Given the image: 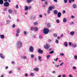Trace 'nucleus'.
<instances>
[{
    "label": "nucleus",
    "mask_w": 77,
    "mask_h": 77,
    "mask_svg": "<svg viewBox=\"0 0 77 77\" xmlns=\"http://www.w3.org/2000/svg\"><path fill=\"white\" fill-rule=\"evenodd\" d=\"M8 12L9 14H12V13H13V11H12V10L11 9H9L8 10Z\"/></svg>",
    "instance_id": "9"
},
{
    "label": "nucleus",
    "mask_w": 77,
    "mask_h": 77,
    "mask_svg": "<svg viewBox=\"0 0 77 77\" xmlns=\"http://www.w3.org/2000/svg\"><path fill=\"white\" fill-rule=\"evenodd\" d=\"M62 14L60 12H59L57 14V17L58 18H60Z\"/></svg>",
    "instance_id": "7"
},
{
    "label": "nucleus",
    "mask_w": 77,
    "mask_h": 77,
    "mask_svg": "<svg viewBox=\"0 0 77 77\" xmlns=\"http://www.w3.org/2000/svg\"><path fill=\"white\" fill-rule=\"evenodd\" d=\"M29 50L30 51V52L32 53L34 51V49L33 48V46H30L29 49Z\"/></svg>",
    "instance_id": "4"
},
{
    "label": "nucleus",
    "mask_w": 77,
    "mask_h": 77,
    "mask_svg": "<svg viewBox=\"0 0 77 77\" xmlns=\"http://www.w3.org/2000/svg\"><path fill=\"white\" fill-rule=\"evenodd\" d=\"M28 9H30L31 8H32V7L31 6L28 7Z\"/></svg>",
    "instance_id": "55"
},
{
    "label": "nucleus",
    "mask_w": 77,
    "mask_h": 77,
    "mask_svg": "<svg viewBox=\"0 0 77 77\" xmlns=\"http://www.w3.org/2000/svg\"><path fill=\"white\" fill-rule=\"evenodd\" d=\"M49 47H50V45L48 44H46L45 45H44V48L45 49H47Z\"/></svg>",
    "instance_id": "5"
},
{
    "label": "nucleus",
    "mask_w": 77,
    "mask_h": 77,
    "mask_svg": "<svg viewBox=\"0 0 77 77\" xmlns=\"http://www.w3.org/2000/svg\"><path fill=\"white\" fill-rule=\"evenodd\" d=\"M73 47H77V45H76L75 44H74L73 43V44H72V46Z\"/></svg>",
    "instance_id": "23"
},
{
    "label": "nucleus",
    "mask_w": 77,
    "mask_h": 77,
    "mask_svg": "<svg viewBox=\"0 0 77 77\" xmlns=\"http://www.w3.org/2000/svg\"><path fill=\"white\" fill-rule=\"evenodd\" d=\"M38 52L39 53H40V54H43V51H42V50H41V49H38Z\"/></svg>",
    "instance_id": "6"
},
{
    "label": "nucleus",
    "mask_w": 77,
    "mask_h": 77,
    "mask_svg": "<svg viewBox=\"0 0 77 77\" xmlns=\"http://www.w3.org/2000/svg\"><path fill=\"white\" fill-rule=\"evenodd\" d=\"M30 75L31 76H34V73H31Z\"/></svg>",
    "instance_id": "33"
},
{
    "label": "nucleus",
    "mask_w": 77,
    "mask_h": 77,
    "mask_svg": "<svg viewBox=\"0 0 77 77\" xmlns=\"http://www.w3.org/2000/svg\"><path fill=\"white\" fill-rule=\"evenodd\" d=\"M72 7L74 8V9H75L77 8V5L75 4H74L72 5Z\"/></svg>",
    "instance_id": "10"
},
{
    "label": "nucleus",
    "mask_w": 77,
    "mask_h": 77,
    "mask_svg": "<svg viewBox=\"0 0 77 77\" xmlns=\"http://www.w3.org/2000/svg\"><path fill=\"white\" fill-rule=\"evenodd\" d=\"M64 45L65 46V47H68V43H67V42H65Z\"/></svg>",
    "instance_id": "21"
},
{
    "label": "nucleus",
    "mask_w": 77,
    "mask_h": 77,
    "mask_svg": "<svg viewBox=\"0 0 77 77\" xmlns=\"http://www.w3.org/2000/svg\"><path fill=\"white\" fill-rule=\"evenodd\" d=\"M50 10H48V11H47V12L48 14H50Z\"/></svg>",
    "instance_id": "53"
},
{
    "label": "nucleus",
    "mask_w": 77,
    "mask_h": 77,
    "mask_svg": "<svg viewBox=\"0 0 77 77\" xmlns=\"http://www.w3.org/2000/svg\"><path fill=\"white\" fill-rule=\"evenodd\" d=\"M53 53H54V51H52L49 53V54H53Z\"/></svg>",
    "instance_id": "34"
},
{
    "label": "nucleus",
    "mask_w": 77,
    "mask_h": 77,
    "mask_svg": "<svg viewBox=\"0 0 77 77\" xmlns=\"http://www.w3.org/2000/svg\"><path fill=\"white\" fill-rule=\"evenodd\" d=\"M45 6H47V3H48V2H47L46 1L45 2Z\"/></svg>",
    "instance_id": "46"
},
{
    "label": "nucleus",
    "mask_w": 77,
    "mask_h": 77,
    "mask_svg": "<svg viewBox=\"0 0 77 77\" xmlns=\"http://www.w3.org/2000/svg\"><path fill=\"white\" fill-rule=\"evenodd\" d=\"M48 41H49V42H52V40L50 39H49L48 40Z\"/></svg>",
    "instance_id": "63"
},
{
    "label": "nucleus",
    "mask_w": 77,
    "mask_h": 77,
    "mask_svg": "<svg viewBox=\"0 0 77 77\" xmlns=\"http://www.w3.org/2000/svg\"><path fill=\"white\" fill-rule=\"evenodd\" d=\"M60 56H64V54L63 53H60Z\"/></svg>",
    "instance_id": "49"
},
{
    "label": "nucleus",
    "mask_w": 77,
    "mask_h": 77,
    "mask_svg": "<svg viewBox=\"0 0 77 77\" xmlns=\"http://www.w3.org/2000/svg\"><path fill=\"white\" fill-rule=\"evenodd\" d=\"M63 77H66V75L64 74L63 75Z\"/></svg>",
    "instance_id": "61"
},
{
    "label": "nucleus",
    "mask_w": 77,
    "mask_h": 77,
    "mask_svg": "<svg viewBox=\"0 0 77 77\" xmlns=\"http://www.w3.org/2000/svg\"><path fill=\"white\" fill-rule=\"evenodd\" d=\"M56 22L57 23H59V20L57 19L56 20Z\"/></svg>",
    "instance_id": "50"
},
{
    "label": "nucleus",
    "mask_w": 77,
    "mask_h": 77,
    "mask_svg": "<svg viewBox=\"0 0 77 77\" xmlns=\"http://www.w3.org/2000/svg\"><path fill=\"white\" fill-rule=\"evenodd\" d=\"M16 9H18V8H19V7H18V5H16Z\"/></svg>",
    "instance_id": "36"
},
{
    "label": "nucleus",
    "mask_w": 77,
    "mask_h": 77,
    "mask_svg": "<svg viewBox=\"0 0 77 77\" xmlns=\"http://www.w3.org/2000/svg\"><path fill=\"white\" fill-rule=\"evenodd\" d=\"M64 2L65 3H67V0H64Z\"/></svg>",
    "instance_id": "45"
},
{
    "label": "nucleus",
    "mask_w": 77,
    "mask_h": 77,
    "mask_svg": "<svg viewBox=\"0 0 77 77\" xmlns=\"http://www.w3.org/2000/svg\"><path fill=\"white\" fill-rule=\"evenodd\" d=\"M66 18H64L63 20V23H66Z\"/></svg>",
    "instance_id": "17"
},
{
    "label": "nucleus",
    "mask_w": 77,
    "mask_h": 77,
    "mask_svg": "<svg viewBox=\"0 0 77 77\" xmlns=\"http://www.w3.org/2000/svg\"><path fill=\"white\" fill-rule=\"evenodd\" d=\"M48 9L50 11H52V8L51 7V6H50L48 8Z\"/></svg>",
    "instance_id": "26"
},
{
    "label": "nucleus",
    "mask_w": 77,
    "mask_h": 77,
    "mask_svg": "<svg viewBox=\"0 0 77 77\" xmlns=\"http://www.w3.org/2000/svg\"><path fill=\"white\" fill-rule=\"evenodd\" d=\"M54 14H57L58 11L57 10H54Z\"/></svg>",
    "instance_id": "16"
},
{
    "label": "nucleus",
    "mask_w": 77,
    "mask_h": 77,
    "mask_svg": "<svg viewBox=\"0 0 77 77\" xmlns=\"http://www.w3.org/2000/svg\"><path fill=\"white\" fill-rule=\"evenodd\" d=\"M74 59L75 60H77V55H75L74 56Z\"/></svg>",
    "instance_id": "24"
},
{
    "label": "nucleus",
    "mask_w": 77,
    "mask_h": 77,
    "mask_svg": "<svg viewBox=\"0 0 77 77\" xmlns=\"http://www.w3.org/2000/svg\"><path fill=\"white\" fill-rule=\"evenodd\" d=\"M25 77H28V74L27 73H26L25 74Z\"/></svg>",
    "instance_id": "44"
},
{
    "label": "nucleus",
    "mask_w": 77,
    "mask_h": 77,
    "mask_svg": "<svg viewBox=\"0 0 77 77\" xmlns=\"http://www.w3.org/2000/svg\"><path fill=\"white\" fill-rule=\"evenodd\" d=\"M63 63H64L63 62H62V63H61V64H60V66H62V65H63Z\"/></svg>",
    "instance_id": "51"
},
{
    "label": "nucleus",
    "mask_w": 77,
    "mask_h": 77,
    "mask_svg": "<svg viewBox=\"0 0 77 77\" xmlns=\"http://www.w3.org/2000/svg\"><path fill=\"white\" fill-rule=\"evenodd\" d=\"M6 23L7 24H9L10 23V20H7L6 21Z\"/></svg>",
    "instance_id": "20"
},
{
    "label": "nucleus",
    "mask_w": 77,
    "mask_h": 77,
    "mask_svg": "<svg viewBox=\"0 0 77 77\" xmlns=\"http://www.w3.org/2000/svg\"><path fill=\"white\" fill-rule=\"evenodd\" d=\"M71 17L72 18H74V16L72 15Z\"/></svg>",
    "instance_id": "60"
},
{
    "label": "nucleus",
    "mask_w": 77,
    "mask_h": 77,
    "mask_svg": "<svg viewBox=\"0 0 77 77\" xmlns=\"http://www.w3.org/2000/svg\"><path fill=\"white\" fill-rule=\"evenodd\" d=\"M55 42L57 44H58L59 43V41L57 40H56Z\"/></svg>",
    "instance_id": "42"
},
{
    "label": "nucleus",
    "mask_w": 77,
    "mask_h": 77,
    "mask_svg": "<svg viewBox=\"0 0 77 77\" xmlns=\"http://www.w3.org/2000/svg\"><path fill=\"white\" fill-rule=\"evenodd\" d=\"M52 7V9H55V7L54 6H51Z\"/></svg>",
    "instance_id": "43"
},
{
    "label": "nucleus",
    "mask_w": 77,
    "mask_h": 77,
    "mask_svg": "<svg viewBox=\"0 0 77 77\" xmlns=\"http://www.w3.org/2000/svg\"><path fill=\"white\" fill-rule=\"evenodd\" d=\"M33 71H39V69L38 68H34L33 69Z\"/></svg>",
    "instance_id": "12"
},
{
    "label": "nucleus",
    "mask_w": 77,
    "mask_h": 77,
    "mask_svg": "<svg viewBox=\"0 0 77 77\" xmlns=\"http://www.w3.org/2000/svg\"><path fill=\"white\" fill-rule=\"evenodd\" d=\"M49 32V30L48 28H44L43 29V32L45 35H47L48 33Z\"/></svg>",
    "instance_id": "2"
},
{
    "label": "nucleus",
    "mask_w": 77,
    "mask_h": 77,
    "mask_svg": "<svg viewBox=\"0 0 77 77\" xmlns=\"http://www.w3.org/2000/svg\"><path fill=\"white\" fill-rule=\"evenodd\" d=\"M19 35H20L19 33H17L16 34V36H19Z\"/></svg>",
    "instance_id": "37"
},
{
    "label": "nucleus",
    "mask_w": 77,
    "mask_h": 77,
    "mask_svg": "<svg viewBox=\"0 0 77 77\" xmlns=\"http://www.w3.org/2000/svg\"><path fill=\"white\" fill-rule=\"evenodd\" d=\"M17 48H20L23 45V44L20 41H18L17 43Z\"/></svg>",
    "instance_id": "1"
},
{
    "label": "nucleus",
    "mask_w": 77,
    "mask_h": 77,
    "mask_svg": "<svg viewBox=\"0 0 77 77\" xmlns=\"http://www.w3.org/2000/svg\"><path fill=\"white\" fill-rule=\"evenodd\" d=\"M66 13V11H65L63 10V14H65Z\"/></svg>",
    "instance_id": "54"
},
{
    "label": "nucleus",
    "mask_w": 77,
    "mask_h": 77,
    "mask_svg": "<svg viewBox=\"0 0 77 77\" xmlns=\"http://www.w3.org/2000/svg\"><path fill=\"white\" fill-rule=\"evenodd\" d=\"M54 36L55 38H56L57 36V35L55 33L54 34Z\"/></svg>",
    "instance_id": "29"
},
{
    "label": "nucleus",
    "mask_w": 77,
    "mask_h": 77,
    "mask_svg": "<svg viewBox=\"0 0 77 77\" xmlns=\"http://www.w3.org/2000/svg\"><path fill=\"white\" fill-rule=\"evenodd\" d=\"M4 2L3 0H0V5H3Z\"/></svg>",
    "instance_id": "18"
},
{
    "label": "nucleus",
    "mask_w": 77,
    "mask_h": 77,
    "mask_svg": "<svg viewBox=\"0 0 77 77\" xmlns=\"http://www.w3.org/2000/svg\"><path fill=\"white\" fill-rule=\"evenodd\" d=\"M39 17L40 18H42V15L40 14L39 15Z\"/></svg>",
    "instance_id": "57"
},
{
    "label": "nucleus",
    "mask_w": 77,
    "mask_h": 77,
    "mask_svg": "<svg viewBox=\"0 0 77 77\" xmlns=\"http://www.w3.org/2000/svg\"><path fill=\"white\" fill-rule=\"evenodd\" d=\"M0 37L1 39H3L5 38V35H1Z\"/></svg>",
    "instance_id": "19"
},
{
    "label": "nucleus",
    "mask_w": 77,
    "mask_h": 77,
    "mask_svg": "<svg viewBox=\"0 0 77 77\" xmlns=\"http://www.w3.org/2000/svg\"><path fill=\"white\" fill-rule=\"evenodd\" d=\"M69 77H72V75H69Z\"/></svg>",
    "instance_id": "58"
},
{
    "label": "nucleus",
    "mask_w": 77,
    "mask_h": 77,
    "mask_svg": "<svg viewBox=\"0 0 77 77\" xmlns=\"http://www.w3.org/2000/svg\"><path fill=\"white\" fill-rule=\"evenodd\" d=\"M75 33V32L74 31H72L70 32V35H71L72 36H73L74 35V34Z\"/></svg>",
    "instance_id": "11"
},
{
    "label": "nucleus",
    "mask_w": 77,
    "mask_h": 77,
    "mask_svg": "<svg viewBox=\"0 0 77 77\" xmlns=\"http://www.w3.org/2000/svg\"><path fill=\"white\" fill-rule=\"evenodd\" d=\"M70 24L71 25H72V24H74V23L73 22H72V23H70Z\"/></svg>",
    "instance_id": "48"
},
{
    "label": "nucleus",
    "mask_w": 77,
    "mask_h": 77,
    "mask_svg": "<svg viewBox=\"0 0 77 77\" xmlns=\"http://www.w3.org/2000/svg\"><path fill=\"white\" fill-rule=\"evenodd\" d=\"M21 32V31L19 29H17V30L16 31V32L18 33H20V32Z\"/></svg>",
    "instance_id": "13"
},
{
    "label": "nucleus",
    "mask_w": 77,
    "mask_h": 77,
    "mask_svg": "<svg viewBox=\"0 0 77 77\" xmlns=\"http://www.w3.org/2000/svg\"><path fill=\"white\" fill-rule=\"evenodd\" d=\"M28 7L27 6H25V11H28Z\"/></svg>",
    "instance_id": "14"
},
{
    "label": "nucleus",
    "mask_w": 77,
    "mask_h": 77,
    "mask_svg": "<svg viewBox=\"0 0 77 77\" xmlns=\"http://www.w3.org/2000/svg\"><path fill=\"white\" fill-rule=\"evenodd\" d=\"M23 59H27V57L26 56H24L23 57Z\"/></svg>",
    "instance_id": "40"
},
{
    "label": "nucleus",
    "mask_w": 77,
    "mask_h": 77,
    "mask_svg": "<svg viewBox=\"0 0 77 77\" xmlns=\"http://www.w3.org/2000/svg\"><path fill=\"white\" fill-rule=\"evenodd\" d=\"M57 68H59V65H57V64H55V67H56Z\"/></svg>",
    "instance_id": "41"
},
{
    "label": "nucleus",
    "mask_w": 77,
    "mask_h": 77,
    "mask_svg": "<svg viewBox=\"0 0 77 77\" xmlns=\"http://www.w3.org/2000/svg\"><path fill=\"white\" fill-rule=\"evenodd\" d=\"M38 22H35L33 23V24L35 26L36 25H37V24H38Z\"/></svg>",
    "instance_id": "25"
},
{
    "label": "nucleus",
    "mask_w": 77,
    "mask_h": 77,
    "mask_svg": "<svg viewBox=\"0 0 77 77\" xmlns=\"http://www.w3.org/2000/svg\"><path fill=\"white\" fill-rule=\"evenodd\" d=\"M23 33H24V35H27V32H26L25 31L23 32Z\"/></svg>",
    "instance_id": "56"
},
{
    "label": "nucleus",
    "mask_w": 77,
    "mask_h": 77,
    "mask_svg": "<svg viewBox=\"0 0 77 77\" xmlns=\"http://www.w3.org/2000/svg\"><path fill=\"white\" fill-rule=\"evenodd\" d=\"M76 69V67L75 66H73V69Z\"/></svg>",
    "instance_id": "59"
},
{
    "label": "nucleus",
    "mask_w": 77,
    "mask_h": 77,
    "mask_svg": "<svg viewBox=\"0 0 77 77\" xmlns=\"http://www.w3.org/2000/svg\"><path fill=\"white\" fill-rule=\"evenodd\" d=\"M35 31H36V32L37 31H38V28L37 27H35Z\"/></svg>",
    "instance_id": "22"
},
{
    "label": "nucleus",
    "mask_w": 77,
    "mask_h": 77,
    "mask_svg": "<svg viewBox=\"0 0 77 77\" xmlns=\"http://www.w3.org/2000/svg\"><path fill=\"white\" fill-rule=\"evenodd\" d=\"M0 57L2 59H4L5 58V57H4L3 56V54H2V53L0 54Z\"/></svg>",
    "instance_id": "8"
},
{
    "label": "nucleus",
    "mask_w": 77,
    "mask_h": 77,
    "mask_svg": "<svg viewBox=\"0 0 77 77\" xmlns=\"http://www.w3.org/2000/svg\"><path fill=\"white\" fill-rule=\"evenodd\" d=\"M39 39H42V36L41 35H40L39 37Z\"/></svg>",
    "instance_id": "39"
},
{
    "label": "nucleus",
    "mask_w": 77,
    "mask_h": 77,
    "mask_svg": "<svg viewBox=\"0 0 77 77\" xmlns=\"http://www.w3.org/2000/svg\"><path fill=\"white\" fill-rule=\"evenodd\" d=\"M48 27H51V25H50V23L48 24Z\"/></svg>",
    "instance_id": "32"
},
{
    "label": "nucleus",
    "mask_w": 77,
    "mask_h": 77,
    "mask_svg": "<svg viewBox=\"0 0 77 77\" xmlns=\"http://www.w3.org/2000/svg\"><path fill=\"white\" fill-rule=\"evenodd\" d=\"M30 30L31 31H33V30H34V28L32 27H31Z\"/></svg>",
    "instance_id": "31"
},
{
    "label": "nucleus",
    "mask_w": 77,
    "mask_h": 77,
    "mask_svg": "<svg viewBox=\"0 0 77 77\" xmlns=\"http://www.w3.org/2000/svg\"><path fill=\"white\" fill-rule=\"evenodd\" d=\"M4 6L5 7H8L9 6V3L8 2H5L4 3Z\"/></svg>",
    "instance_id": "3"
},
{
    "label": "nucleus",
    "mask_w": 77,
    "mask_h": 77,
    "mask_svg": "<svg viewBox=\"0 0 77 77\" xmlns=\"http://www.w3.org/2000/svg\"><path fill=\"white\" fill-rule=\"evenodd\" d=\"M27 14H28V13H27V12H25V15H27Z\"/></svg>",
    "instance_id": "64"
},
{
    "label": "nucleus",
    "mask_w": 77,
    "mask_h": 77,
    "mask_svg": "<svg viewBox=\"0 0 77 77\" xmlns=\"http://www.w3.org/2000/svg\"><path fill=\"white\" fill-rule=\"evenodd\" d=\"M11 63L12 65H14L15 64V62L14 61H12Z\"/></svg>",
    "instance_id": "47"
},
{
    "label": "nucleus",
    "mask_w": 77,
    "mask_h": 77,
    "mask_svg": "<svg viewBox=\"0 0 77 77\" xmlns=\"http://www.w3.org/2000/svg\"><path fill=\"white\" fill-rule=\"evenodd\" d=\"M50 57V55H48L47 56V59H49V58Z\"/></svg>",
    "instance_id": "35"
},
{
    "label": "nucleus",
    "mask_w": 77,
    "mask_h": 77,
    "mask_svg": "<svg viewBox=\"0 0 77 77\" xmlns=\"http://www.w3.org/2000/svg\"><path fill=\"white\" fill-rule=\"evenodd\" d=\"M69 3H71V0H69Z\"/></svg>",
    "instance_id": "62"
},
{
    "label": "nucleus",
    "mask_w": 77,
    "mask_h": 77,
    "mask_svg": "<svg viewBox=\"0 0 77 77\" xmlns=\"http://www.w3.org/2000/svg\"><path fill=\"white\" fill-rule=\"evenodd\" d=\"M32 0H27L26 2L28 3H31L32 2Z\"/></svg>",
    "instance_id": "15"
},
{
    "label": "nucleus",
    "mask_w": 77,
    "mask_h": 77,
    "mask_svg": "<svg viewBox=\"0 0 77 77\" xmlns=\"http://www.w3.org/2000/svg\"><path fill=\"white\" fill-rule=\"evenodd\" d=\"M38 60H40V61L41 62V56H38Z\"/></svg>",
    "instance_id": "27"
},
{
    "label": "nucleus",
    "mask_w": 77,
    "mask_h": 77,
    "mask_svg": "<svg viewBox=\"0 0 77 77\" xmlns=\"http://www.w3.org/2000/svg\"><path fill=\"white\" fill-rule=\"evenodd\" d=\"M31 58H33L35 57L34 55L32 54L31 55Z\"/></svg>",
    "instance_id": "30"
},
{
    "label": "nucleus",
    "mask_w": 77,
    "mask_h": 77,
    "mask_svg": "<svg viewBox=\"0 0 77 77\" xmlns=\"http://www.w3.org/2000/svg\"><path fill=\"white\" fill-rule=\"evenodd\" d=\"M69 44L70 46H72V44H73V43L69 42Z\"/></svg>",
    "instance_id": "28"
},
{
    "label": "nucleus",
    "mask_w": 77,
    "mask_h": 77,
    "mask_svg": "<svg viewBox=\"0 0 77 77\" xmlns=\"http://www.w3.org/2000/svg\"><path fill=\"white\" fill-rule=\"evenodd\" d=\"M12 70H11L9 72V73L10 74H12Z\"/></svg>",
    "instance_id": "52"
},
{
    "label": "nucleus",
    "mask_w": 77,
    "mask_h": 77,
    "mask_svg": "<svg viewBox=\"0 0 77 77\" xmlns=\"http://www.w3.org/2000/svg\"><path fill=\"white\" fill-rule=\"evenodd\" d=\"M12 27L13 28H14V27H16V26H15V24H14L13 25Z\"/></svg>",
    "instance_id": "38"
}]
</instances>
